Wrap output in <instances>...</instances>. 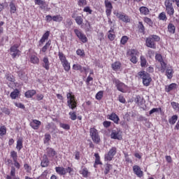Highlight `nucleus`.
<instances>
[{"instance_id": "obj_1", "label": "nucleus", "mask_w": 179, "mask_h": 179, "mask_svg": "<svg viewBox=\"0 0 179 179\" xmlns=\"http://www.w3.org/2000/svg\"><path fill=\"white\" fill-rule=\"evenodd\" d=\"M66 97L68 99L67 104L69 108H71V110H75L78 104V103L75 100V95H72V92H69L66 94Z\"/></svg>"}, {"instance_id": "obj_2", "label": "nucleus", "mask_w": 179, "mask_h": 179, "mask_svg": "<svg viewBox=\"0 0 179 179\" xmlns=\"http://www.w3.org/2000/svg\"><path fill=\"white\" fill-rule=\"evenodd\" d=\"M138 76L142 78L144 86H149L150 85V82H152L150 74L145 71H140L138 72Z\"/></svg>"}, {"instance_id": "obj_3", "label": "nucleus", "mask_w": 179, "mask_h": 179, "mask_svg": "<svg viewBox=\"0 0 179 179\" xmlns=\"http://www.w3.org/2000/svg\"><path fill=\"white\" fill-rule=\"evenodd\" d=\"M90 135L94 143H100V136L99 131L94 127L90 129Z\"/></svg>"}, {"instance_id": "obj_4", "label": "nucleus", "mask_w": 179, "mask_h": 179, "mask_svg": "<svg viewBox=\"0 0 179 179\" xmlns=\"http://www.w3.org/2000/svg\"><path fill=\"white\" fill-rule=\"evenodd\" d=\"M166 7V12L170 16L174 15V8L173 7V3L170 0H166L164 2Z\"/></svg>"}, {"instance_id": "obj_5", "label": "nucleus", "mask_w": 179, "mask_h": 179, "mask_svg": "<svg viewBox=\"0 0 179 179\" xmlns=\"http://www.w3.org/2000/svg\"><path fill=\"white\" fill-rule=\"evenodd\" d=\"M117 153V148L113 147L107 154L105 155V160L108 162H111L114 156H115Z\"/></svg>"}, {"instance_id": "obj_6", "label": "nucleus", "mask_w": 179, "mask_h": 179, "mask_svg": "<svg viewBox=\"0 0 179 179\" xmlns=\"http://www.w3.org/2000/svg\"><path fill=\"white\" fill-rule=\"evenodd\" d=\"M74 33L82 43H87V37L80 30L76 29H74Z\"/></svg>"}, {"instance_id": "obj_7", "label": "nucleus", "mask_w": 179, "mask_h": 179, "mask_svg": "<svg viewBox=\"0 0 179 179\" xmlns=\"http://www.w3.org/2000/svg\"><path fill=\"white\" fill-rule=\"evenodd\" d=\"M19 48V45H14L10 48V55L13 58H16V57H19L20 55V50L17 48Z\"/></svg>"}, {"instance_id": "obj_8", "label": "nucleus", "mask_w": 179, "mask_h": 179, "mask_svg": "<svg viewBox=\"0 0 179 179\" xmlns=\"http://www.w3.org/2000/svg\"><path fill=\"white\" fill-rule=\"evenodd\" d=\"M34 2L36 5H38L41 9H43V10H45V9L48 8V4H47V2H45V0H34Z\"/></svg>"}, {"instance_id": "obj_9", "label": "nucleus", "mask_w": 179, "mask_h": 179, "mask_svg": "<svg viewBox=\"0 0 179 179\" xmlns=\"http://www.w3.org/2000/svg\"><path fill=\"white\" fill-rule=\"evenodd\" d=\"M145 44L149 48H153L154 50L156 48V43L150 36L146 38Z\"/></svg>"}, {"instance_id": "obj_10", "label": "nucleus", "mask_w": 179, "mask_h": 179, "mask_svg": "<svg viewBox=\"0 0 179 179\" xmlns=\"http://www.w3.org/2000/svg\"><path fill=\"white\" fill-rule=\"evenodd\" d=\"M133 171L134 173L138 176V177H143V171L141 170V167L138 165H135L133 167Z\"/></svg>"}, {"instance_id": "obj_11", "label": "nucleus", "mask_w": 179, "mask_h": 179, "mask_svg": "<svg viewBox=\"0 0 179 179\" xmlns=\"http://www.w3.org/2000/svg\"><path fill=\"white\" fill-rule=\"evenodd\" d=\"M116 87L119 92H122V93H124L125 87H127V85L125 84L120 82V80H116Z\"/></svg>"}, {"instance_id": "obj_12", "label": "nucleus", "mask_w": 179, "mask_h": 179, "mask_svg": "<svg viewBox=\"0 0 179 179\" xmlns=\"http://www.w3.org/2000/svg\"><path fill=\"white\" fill-rule=\"evenodd\" d=\"M40 125H41V122L40 120H34L30 122V126L33 129H38V128H40Z\"/></svg>"}, {"instance_id": "obj_13", "label": "nucleus", "mask_w": 179, "mask_h": 179, "mask_svg": "<svg viewBox=\"0 0 179 179\" xmlns=\"http://www.w3.org/2000/svg\"><path fill=\"white\" fill-rule=\"evenodd\" d=\"M42 66L46 71H50V61L48 60V57H43Z\"/></svg>"}, {"instance_id": "obj_14", "label": "nucleus", "mask_w": 179, "mask_h": 179, "mask_svg": "<svg viewBox=\"0 0 179 179\" xmlns=\"http://www.w3.org/2000/svg\"><path fill=\"white\" fill-rule=\"evenodd\" d=\"M48 37H50V31H46L39 41V44L41 45V44H44L45 43V40H48Z\"/></svg>"}, {"instance_id": "obj_15", "label": "nucleus", "mask_w": 179, "mask_h": 179, "mask_svg": "<svg viewBox=\"0 0 179 179\" xmlns=\"http://www.w3.org/2000/svg\"><path fill=\"white\" fill-rule=\"evenodd\" d=\"M46 154L48 157H54V156L57 155V152H55V150L52 148H48L46 149Z\"/></svg>"}, {"instance_id": "obj_16", "label": "nucleus", "mask_w": 179, "mask_h": 179, "mask_svg": "<svg viewBox=\"0 0 179 179\" xmlns=\"http://www.w3.org/2000/svg\"><path fill=\"white\" fill-rule=\"evenodd\" d=\"M49 164H50V161L47 157V155H44L43 160L41 161V167H48Z\"/></svg>"}, {"instance_id": "obj_17", "label": "nucleus", "mask_w": 179, "mask_h": 179, "mask_svg": "<svg viewBox=\"0 0 179 179\" xmlns=\"http://www.w3.org/2000/svg\"><path fill=\"white\" fill-rule=\"evenodd\" d=\"M55 170L57 173L59 174L60 176H65V174H66V171L64 167L57 166L55 168Z\"/></svg>"}, {"instance_id": "obj_18", "label": "nucleus", "mask_w": 179, "mask_h": 179, "mask_svg": "<svg viewBox=\"0 0 179 179\" xmlns=\"http://www.w3.org/2000/svg\"><path fill=\"white\" fill-rule=\"evenodd\" d=\"M120 20H122V22H124V23H129L131 22V19H129V17L127 15L121 14L119 17Z\"/></svg>"}, {"instance_id": "obj_19", "label": "nucleus", "mask_w": 179, "mask_h": 179, "mask_svg": "<svg viewBox=\"0 0 179 179\" xmlns=\"http://www.w3.org/2000/svg\"><path fill=\"white\" fill-rule=\"evenodd\" d=\"M56 128L57 127H55L54 123H49L45 127V129H47V131H49V132H51V133L54 132V131H55Z\"/></svg>"}, {"instance_id": "obj_20", "label": "nucleus", "mask_w": 179, "mask_h": 179, "mask_svg": "<svg viewBox=\"0 0 179 179\" xmlns=\"http://www.w3.org/2000/svg\"><path fill=\"white\" fill-rule=\"evenodd\" d=\"M109 119L111 120V121L114 122L115 124H118V121H120V117H118V115L115 113H112L109 116Z\"/></svg>"}, {"instance_id": "obj_21", "label": "nucleus", "mask_w": 179, "mask_h": 179, "mask_svg": "<svg viewBox=\"0 0 179 179\" xmlns=\"http://www.w3.org/2000/svg\"><path fill=\"white\" fill-rule=\"evenodd\" d=\"M177 89V84L176 83H172L171 85H169V86H166L165 88L166 92H167V93L171 92V90H174Z\"/></svg>"}, {"instance_id": "obj_22", "label": "nucleus", "mask_w": 179, "mask_h": 179, "mask_svg": "<svg viewBox=\"0 0 179 179\" xmlns=\"http://www.w3.org/2000/svg\"><path fill=\"white\" fill-rule=\"evenodd\" d=\"M62 64L64 71H66V72H69V71L71 69V65L69 64V62H68V60L62 62Z\"/></svg>"}, {"instance_id": "obj_23", "label": "nucleus", "mask_w": 179, "mask_h": 179, "mask_svg": "<svg viewBox=\"0 0 179 179\" xmlns=\"http://www.w3.org/2000/svg\"><path fill=\"white\" fill-rule=\"evenodd\" d=\"M110 138L111 139H118L120 141L122 137L120 135V132L113 131L110 134Z\"/></svg>"}, {"instance_id": "obj_24", "label": "nucleus", "mask_w": 179, "mask_h": 179, "mask_svg": "<svg viewBox=\"0 0 179 179\" xmlns=\"http://www.w3.org/2000/svg\"><path fill=\"white\" fill-rule=\"evenodd\" d=\"M20 92H19V90L15 89L13 92H12L10 94L11 99L15 100L17 97H19V94Z\"/></svg>"}, {"instance_id": "obj_25", "label": "nucleus", "mask_w": 179, "mask_h": 179, "mask_svg": "<svg viewBox=\"0 0 179 179\" xmlns=\"http://www.w3.org/2000/svg\"><path fill=\"white\" fill-rule=\"evenodd\" d=\"M36 94V90H29L25 92V97H27L28 99L31 98L32 96H34Z\"/></svg>"}, {"instance_id": "obj_26", "label": "nucleus", "mask_w": 179, "mask_h": 179, "mask_svg": "<svg viewBox=\"0 0 179 179\" xmlns=\"http://www.w3.org/2000/svg\"><path fill=\"white\" fill-rule=\"evenodd\" d=\"M168 30L169 33H171V34H174V33H176V26H174V24H173L172 23L169 24Z\"/></svg>"}, {"instance_id": "obj_27", "label": "nucleus", "mask_w": 179, "mask_h": 179, "mask_svg": "<svg viewBox=\"0 0 179 179\" xmlns=\"http://www.w3.org/2000/svg\"><path fill=\"white\" fill-rule=\"evenodd\" d=\"M166 75L168 79H171L173 78V69L171 67L168 68L166 69Z\"/></svg>"}, {"instance_id": "obj_28", "label": "nucleus", "mask_w": 179, "mask_h": 179, "mask_svg": "<svg viewBox=\"0 0 179 179\" xmlns=\"http://www.w3.org/2000/svg\"><path fill=\"white\" fill-rule=\"evenodd\" d=\"M178 120V116L177 115H173L169 120V124H171V125H174L176 122H177V120Z\"/></svg>"}, {"instance_id": "obj_29", "label": "nucleus", "mask_w": 179, "mask_h": 179, "mask_svg": "<svg viewBox=\"0 0 179 179\" xmlns=\"http://www.w3.org/2000/svg\"><path fill=\"white\" fill-rule=\"evenodd\" d=\"M141 13H142L143 15H149V8L145 7V6H143V7H141L140 9H139Z\"/></svg>"}, {"instance_id": "obj_30", "label": "nucleus", "mask_w": 179, "mask_h": 179, "mask_svg": "<svg viewBox=\"0 0 179 179\" xmlns=\"http://www.w3.org/2000/svg\"><path fill=\"white\" fill-rule=\"evenodd\" d=\"M75 20H76V23H77L78 26H80L83 23V18L82 17V16H76L75 17Z\"/></svg>"}, {"instance_id": "obj_31", "label": "nucleus", "mask_w": 179, "mask_h": 179, "mask_svg": "<svg viewBox=\"0 0 179 179\" xmlns=\"http://www.w3.org/2000/svg\"><path fill=\"white\" fill-rule=\"evenodd\" d=\"M108 37L110 41H113L115 38V34H114V30H110L108 31Z\"/></svg>"}, {"instance_id": "obj_32", "label": "nucleus", "mask_w": 179, "mask_h": 179, "mask_svg": "<svg viewBox=\"0 0 179 179\" xmlns=\"http://www.w3.org/2000/svg\"><path fill=\"white\" fill-rule=\"evenodd\" d=\"M127 54L130 55V57H136L138 55V50L131 49L127 52Z\"/></svg>"}, {"instance_id": "obj_33", "label": "nucleus", "mask_w": 179, "mask_h": 179, "mask_svg": "<svg viewBox=\"0 0 179 179\" xmlns=\"http://www.w3.org/2000/svg\"><path fill=\"white\" fill-rule=\"evenodd\" d=\"M30 61L32 64H38L40 60L38 59V57H37V56L32 55L31 56Z\"/></svg>"}, {"instance_id": "obj_34", "label": "nucleus", "mask_w": 179, "mask_h": 179, "mask_svg": "<svg viewBox=\"0 0 179 179\" xmlns=\"http://www.w3.org/2000/svg\"><path fill=\"white\" fill-rule=\"evenodd\" d=\"M50 45H51V41H48V43L42 48V52H45L50 48Z\"/></svg>"}, {"instance_id": "obj_35", "label": "nucleus", "mask_w": 179, "mask_h": 179, "mask_svg": "<svg viewBox=\"0 0 179 179\" xmlns=\"http://www.w3.org/2000/svg\"><path fill=\"white\" fill-rule=\"evenodd\" d=\"M113 169V165L107 164L105 167L104 174L107 175L110 173V171Z\"/></svg>"}, {"instance_id": "obj_36", "label": "nucleus", "mask_w": 179, "mask_h": 179, "mask_svg": "<svg viewBox=\"0 0 179 179\" xmlns=\"http://www.w3.org/2000/svg\"><path fill=\"white\" fill-rule=\"evenodd\" d=\"M95 164L94 167H96V164H101V162L100 161V155H99V153H95Z\"/></svg>"}, {"instance_id": "obj_37", "label": "nucleus", "mask_w": 179, "mask_h": 179, "mask_svg": "<svg viewBox=\"0 0 179 179\" xmlns=\"http://www.w3.org/2000/svg\"><path fill=\"white\" fill-rule=\"evenodd\" d=\"M112 68L114 71H118L121 68V64L120 62H115L112 64Z\"/></svg>"}, {"instance_id": "obj_38", "label": "nucleus", "mask_w": 179, "mask_h": 179, "mask_svg": "<svg viewBox=\"0 0 179 179\" xmlns=\"http://www.w3.org/2000/svg\"><path fill=\"white\" fill-rule=\"evenodd\" d=\"M161 68H160V71L162 73H164L165 71H166V68H167V64L164 62H161Z\"/></svg>"}, {"instance_id": "obj_39", "label": "nucleus", "mask_w": 179, "mask_h": 179, "mask_svg": "<svg viewBox=\"0 0 179 179\" xmlns=\"http://www.w3.org/2000/svg\"><path fill=\"white\" fill-rule=\"evenodd\" d=\"M16 148L17 149H18V150H20L23 148V141H22V139L17 140Z\"/></svg>"}, {"instance_id": "obj_40", "label": "nucleus", "mask_w": 179, "mask_h": 179, "mask_svg": "<svg viewBox=\"0 0 179 179\" xmlns=\"http://www.w3.org/2000/svg\"><path fill=\"white\" fill-rule=\"evenodd\" d=\"M3 135H6V127L1 126L0 127V136H3Z\"/></svg>"}, {"instance_id": "obj_41", "label": "nucleus", "mask_w": 179, "mask_h": 179, "mask_svg": "<svg viewBox=\"0 0 179 179\" xmlns=\"http://www.w3.org/2000/svg\"><path fill=\"white\" fill-rule=\"evenodd\" d=\"M134 101L138 106H141V104H142V98L141 97V96L138 95L135 98Z\"/></svg>"}, {"instance_id": "obj_42", "label": "nucleus", "mask_w": 179, "mask_h": 179, "mask_svg": "<svg viewBox=\"0 0 179 179\" xmlns=\"http://www.w3.org/2000/svg\"><path fill=\"white\" fill-rule=\"evenodd\" d=\"M81 174L83 175V177H85V178L88 177L89 176V171L87 170V168H84L82 171H81Z\"/></svg>"}, {"instance_id": "obj_43", "label": "nucleus", "mask_w": 179, "mask_h": 179, "mask_svg": "<svg viewBox=\"0 0 179 179\" xmlns=\"http://www.w3.org/2000/svg\"><path fill=\"white\" fill-rule=\"evenodd\" d=\"M59 58L61 61V62H64L66 61V57L64 55V53L59 52L58 53Z\"/></svg>"}, {"instance_id": "obj_44", "label": "nucleus", "mask_w": 179, "mask_h": 179, "mask_svg": "<svg viewBox=\"0 0 179 179\" xmlns=\"http://www.w3.org/2000/svg\"><path fill=\"white\" fill-rule=\"evenodd\" d=\"M53 22H62V17L60 15H55L52 17Z\"/></svg>"}, {"instance_id": "obj_45", "label": "nucleus", "mask_w": 179, "mask_h": 179, "mask_svg": "<svg viewBox=\"0 0 179 179\" xmlns=\"http://www.w3.org/2000/svg\"><path fill=\"white\" fill-rule=\"evenodd\" d=\"M10 156L13 158V162H16V160H17V152L15 151H11Z\"/></svg>"}, {"instance_id": "obj_46", "label": "nucleus", "mask_w": 179, "mask_h": 179, "mask_svg": "<svg viewBox=\"0 0 179 179\" xmlns=\"http://www.w3.org/2000/svg\"><path fill=\"white\" fill-rule=\"evenodd\" d=\"M105 6L106 9H113V4L108 0H105Z\"/></svg>"}, {"instance_id": "obj_47", "label": "nucleus", "mask_w": 179, "mask_h": 179, "mask_svg": "<svg viewBox=\"0 0 179 179\" xmlns=\"http://www.w3.org/2000/svg\"><path fill=\"white\" fill-rule=\"evenodd\" d=\"M146 64H147L146 59L145 58V57L141 56V65L142 68L146 66Z\"/></svg>"}, {"instance_id": "obj_48", "label": "nucleus", "mask_w": 179, "mask_h": 179, "mask_svg": "<svg viewBox=\"0 0 179 179\" xmlns=\"http://www.w3.org/2000/svg\"><path fill=\"white\" fill-rule=\"evenodd\" d=\"M159 111H162V108H154L151 110H150L149 114H150V115H152V114H155V113H159Z\"/></svg>"}, {"instance_id": "obj_49", "label": "nucleus", "mask_w": 179, "mask_h": 179, "mask_svg": "<svg viewBox=\"0 0 179 179\" xmlns=\"http://www.w3.org/2000/svg\"><path fill=\"white\" fill-rule=\"evenodd\" d=\"M10 13H15L16 12V6H15V3H10Z\"/></svg>"}, {"instance_id": "obj_50", "label": "nucleus", "mask_w": 179, "mask_h": 179, "mask_svg": "<svg viewBox=\"0 0 179 179\" xmlns=\"http://www.w3.org/2000/svg\"><path fill=\"white\" fill-rule=\"evenodd\" d=\"M159 20H167V17L166 16V13L162 12L159 15Z\"/></svg>"}, {"instance_id": "obj_51", "label": "nucleus", "mask_w": 179, "mask_h": 179, "mask_svg": "<svg viewBox=\"0 0 179 179\" xmlns=\"http://www.w3.org/2000/svg\"><path fill=\"white\" fill-rule=\"evenodd\" d=\"M144 22L147 23V24H149V26H152L153 24V22H152V20L148 17H144Z\"/></svg>"}, {"instance_id": "obj_52", "label": "nucleus", "mask_w": 179, "mask_h": 179, "mask_svg": "<svg viewBox=\"0 0 179 179\" xmlns=\"http://www.w3.org/2000/svg\"><path fill=\"white\" fill-rule=\"evenodd\" d=\"M59 126L61 128H63V129H70L71 127L69 126V124H65V123H60Z\"/></svg>"}, {"instance_id": "obj_53", "label": "nucleus", "mask_w": 179, "mask_h": 179, "mask_svg": "<svg viewBox=\"0 0 179 179\" xmlns=\"http://www.w3.org/2000/svg\"><path fill=\"white\" fill-rule=\"evenodd\" d=\"M73 69H74V71H82V66L79 64H73Z\"/></svg>"}, {"instance_id": "obj_54", "label": "nucleus", "mask_w": 179, "mask_h": 179, "mask_svg": "<svg viewBox=\"0 0 179 179\" xmlns=\"http://www.w3.org/2000/svg\"><path fill=\"white\" fill-rule=\"evenodd\" d=\"M2 113H4V114H6L7 115H9V114H10V110H9V108L3 107L1 108Z\"/></svg>"}, {"instance_id": "obj_55", "label": "nucleus", "mask_w": 179, "mask_h": 179, "mask_svg": "<svg viewBox=\"0 0 179 179\" xmlns=\"http://www.w3.org/2000/svg\"><path fill=\"white\" fill-rule=\"evenodd\" d=\"M127 41H128V36H122L120 41L121 44L124 45V44H127Z\"/></svg>"}, {"instance_id": "obj_56", "label": "nucleus", "mask_w": 179, "mask_h": 179, "mask_svg": "<svg viewBox=\"0 0 179 179\" xmlns=\"http://www.w3.org/2000/svg\"><path fill=\"white\" fill-rule=\"evenodd\" d=\"M69 115H70V118L71 120H72V121H75V120H76V112H70L69 113Z\"/></svg>"}, {"instance_id": "obj_57", "label": "nucleus", "mask_w": 179, "mask_h": 179, "mask_svg": "<svg viewBox=\"0 0 179 179\" xmlns=\"http://www.w3.org/2000/svg\"><path fill=\"white\" fill-rule=\"evenodd\" d=\"M150 38H152L153 41H160V37L157 35H151L150 36Z\"/></svg>"}, {"instance_id": "obj_58", "label": "nucleus", "mask_w": 179, "mask_h": 179, "mask_svg": "<svg viewBox=\"0 0 179 179\" xmlns=\"http://www.w3.org/2000/svg\"><path fill=\"white\" fill-rule=\"evenodd\" d=\"M66 171V173H69V174L70 176H73V169L71 168V167H68L66 169H65Z\"/></svg>"}, {"instance_id": "obj_59", "label": "nucleus", "mask_w": 179, "mask_h": 179, "mask_svg": "<svg viewBox=\"0 0 179 179\" xmlns=\"http://www.w3.org/2000/svg\"><path fill=\"white\" fill-rule=\"evenodd\" d=\"M103 98V92L100 91L96 95V100H101Z\"/></svg>"}, {"instance_id": "obj_60", "label": "nucleus", "mask_w": 179, "mask_h": 179, "mask_svg": "<svg viewBox=\"0 0 179 179\" xmlns=\"http://www.w3.org/2000/svg\"><path fill=\"white\" fill-rule=\"evenodd\" d=\"M155 59H157V61H159V62H160V63L164 62L162 55H159V54L156 55Z\"/></svg>"}, {"instance_id": "obj_61", "label": "nucleus", "mask_w": 179, "mask_h": 179, "mask_svg": "<svg viewBox=\"0 0 179 179\" xmlns=\"http://www.w3.org/2000/svg\"><path fill=\"white\" fill-rule=\"evenodd\" d=\"M51 139V135L50 134H45V143H48Z\"/></svg>"}, {"instance_id": "obj_62", "label": "nucleus", "mask_w": 179, "mask_h": 179, "mask_svg": "<svg viewBox=\"0 0 179 179\" xmlns=\"http://www.w3.org/2000/svg\"><path fill=\"white\" fill-rule=\"evenodd\" d=\"M86 0H79L78 1V6H85L87 5Z\"/></svg>"}, {"instance_id": "obj_63", "label": "nucleus", "mask_w": 179, "mask_h": 179, "mask_svg": "<svg viewBox=\"0 0 179 179\" xmlns=\"http://www.w3.org/2000/svg\"><path fill=\"white\" fill-rule=\"evenodd\" d=\"M77 55H80V57H84L85 55V51L83 50L78 49L77 51Z\"/></svg>"}, {"instance_id": "obj_64", "label": "nucleus", "mask_w": 179, "mask_h": 179, "mask_svg": "<svg viewBox=\"0 0 179 179\" xmlns=\"http://www.w3.org/2000/svg\"><path fill=\"white\" fill-rule=\"evenodd\" d=\"M84 12H87L88 13H90V15H92V12H93V10H92V9H90V7L87 6L83 9Z\"/></svg>"}]
</instances>
